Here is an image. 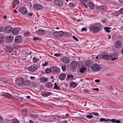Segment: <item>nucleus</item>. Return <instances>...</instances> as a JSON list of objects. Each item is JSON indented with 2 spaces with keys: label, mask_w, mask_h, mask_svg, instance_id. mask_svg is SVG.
Instances as JSON below:
<instances>
[{
  "label": "nucleus",
  "mask_w": 123,
  "mask_h": 123,
  "mask_svg": "<svg viewBox=\"0 0 123 123\" xmlns=\"http://www.w3.org/2000/svg\"><path fill=\"white\" fill-rule=\"evenodd\" d=\"M13 123H19L18 121L16 119H14L13 120Z\"/></svg>",
  "instance_id": "nucleus-41"
},
{
  "label": "nucleus",
  "mask_w": 123,
  "mask_h": 123,
  "mask_svg": "<svg viewBox=\"0 0 123 123\" xmlns=\"http://www.w3.org/2000/svg\"><path fill=\"white\" fill-rule=\"evenodd\" d=\"M106 21V20L105 19H103L102 20V22L104 23H105Z\"/></svg>",
  "instance_id": "nucleus-58"
},
{
  "label": "nucleus",
  "mask_w": 123,
  "mask_h": 123,
  "mask_svg": "<svg viewBox=\"0 0 123 123\" xmlns=\"http://www.w3.org/2000/svg\"><path fill=\"white\" fill-rule=\"evenodd\" d=\"M116 123H120L121 122L119 120H116Z\"/></svg>",
  "instance_id": "nucleus-61"
},
{
  "label": "nucleus",
  "mask_w": 123,
  "mask_h": 123,
  "mask_svg": "<svg viewBox=\"0 0 123 123\" xmlns=\"http://www.w3.org/2000/svg\"><path fill=\"white\" fill-rule=\"evenodd\" d=\"M22 40L21 37L19 36H17L14 39V42L17 43H19L21 42Z\"/></svg>",
  "instance_id": "nucleus-10"
},
{
  "label": "nucleus",
  "mask_w": 123,
  "mask_h": 123,
  "mask_svg": "<svg viewBox=\"0 0 123 123\" xmlns=\"http://www.w3.org/2000/svg\"><path fill=\"white\" fill-rule=\"evenodd\" d=\"M73 38L75 41H79L78 39L76 38L75 36H73Z\"/></svg>",
  "instance_id": "nucleus-48"
},
{
  "label": "nucleus",
  "mask_w": 123,
  "mask_h": 123,
  "mask_svg": "<svg viewBox=\"0 0 123 123\" xmlns=\"http://www.w3.org/2000/svg\"><path fill=\"white\" fill-rule=\"evenodd\" d=\"M64 34L63 32L62 31L59 32H55L54 33V36L56 37H62Z\"/></svg>",
  "instance_id": "nucleus-4"
},
{
  "label": "nucleus",
  "mask_w": 123,
  "mask_h": 123,
  "mask_svg": "<svg viewBox=\"0 0 123 123\" xmlns=\"http://www.w3.org/2000/svg\"><path fill=\"white\" fill-rule=\"evenodd\" d=\"M91 69L93 71H97L100 70V67L98 64L95 63L93 64L91 67Z\"/></svg>",
  "instance_id": "nucleus-3"
},
{
  "label": "nucleus",
  "mask_w": 123,
  "mask_h": 123,
  "mask_svg": "<svg viewBox=\"0 0 123 123\" xmlns=\"http://www.w3.org/2000/svg\"><path fill=\"white\" fill-rule=\"evenodd\" d=\"M41 95L43 97H46L50 95L51 93L50 92H42L41 93Z\"/></svg>",
  "instance_id": "nucleus-19"
},
{
  "label": "nucleus",
  "mask_w": 123,
  "mask_h": 123,
  "mask_svg": "<svg viewBox=\"0 0 123 123\" xmlns=\"http://www.w3.org/2000/svg\"><path fill=\"white\" fill-rule=\"evenodd\" d=\"M100 121H105L106 122H110L111 120H110L109 119H105V118H101L100 119Z\"/></svg>",
  "instance_id": "nucleus-32"
},
{
  "label": "nucleus",
  "mask_w": 123,
  "mask_h": 123,
  "mask_svg": "<svg viewBox=\"0 0 123 123\" xmlns=\"http://www.w3.org/2000/svg\"><path fill=\"white\" fill-rule=\"evenodd\" d=\"M51 72L54 74L60 72V69L58 67L57 68L55 66H52L51 68Z\"/></svg>",
  "instance_id": "nucleus-5"
},
{
  "label": "nucleus",
  "mask_w": 123,
  "mask_h": 123,
  "mask_svg": "<svg viewBox=\"0 0 123 123\" xmlns=\"http://www.w3.org/2000/svg\"><path fill=\"white\" fill-rule=\"evenodd\" d=\"M112 56L110 55H105L103 57V58L105 60H110L112 58Z\"/></svg>",
  "instance_id": "nucleus-17"
},
{
  "label": "nucleus",
  "mask_w": 123,
  "mask_h": 123,
  "mask_svg": "<svg viewBox=\"0 0 123 123\" xmlns=\"http://www.w3.org/2000/svg\"><path fill=\"white\" fill-rule=\"evenodd\" d=\"M48 64V62H46L44 64H43L42 66H44L47 65Z\"/></svg>",
  "instance_id": "nucleus-54"
},
{
  "label": "nucleus",
  "mask_w": 123,
  "mask_h": 123,
  "mask_svg": "<svg viewBox=\"0 0 123 123\" xmlns=\"http://www.w3.org/2000/svg\"><path fill=\"white\" fill-rule=\"evenodd\" d=\"M5 95L7 98H10L12 97V95H11L8 93H6Z\"/></svg>",
  "instance_id": "nucleus-39"
},
{
  "label": "nucleus",
  "mask_w": 123,
  "mask_h": 123,
  "mask_svg": "<svg viewBox=\"0 0 123 123\" xmlns=\"http://www.w3.org/2000/svg\"><path fill=\"white\" fill-rule=\"evenodd\" d=\"M39 38L38 37H34L33 38V40H34L36 41L38 40Z\"/></svg>",
  "instance_id": "nucleus-49"
},
{
  "label": "nucleus",
  "mask_w": 123,
  "mask_h": 123,
  "mask_svg": "<svg viewBox=\"0 0 123 123\" xmlns=\"http://www.w3.org/2000/svg\"><path fill=\"white\" fill-rule=\"evenodd\" d=\"M88 0H80V1L84 3L87 1Z\"/></svg>",
  "instance_id": "nucleus-51"
},
{
  "label": "nucleus",
  "mask_w": 123,
  "mask_h": 123,
  "mask_svg": "<svg viewBox=\"0 0 123 123\" xmlns=\"http://www.w3.org/2000/svg\"><path fill=\"white\" fill-rule=\"evenodd\" d=\"M111 28L110 27H105L104 29L105 30V31L107 32H110V31L109 30L110 29H111Z\"/></svg>",
  "instance_id": "nucleus-27"
},
{
  "label": "nucleus",
  "mask_w": 123,
  "mask_h": 123,
  "mask_svg": "<svg viewBox=\"0 0 123 123\" xmlns=\"http://www.w3.org/2000/svg\"><path fill=\"white\" fill-rule=\"evenodd\" d=\"M46 86L48 88H50L53 86L51 83V82H49L46 84Z\"/></svg>",
  "instance_id": "nucleus-28"
},
{
  "label": "nucleus",
  "mask_w": 123,
  "mask_h": 123,
  "mask_svg": "<svg viewBox=\"0 0 123 123\" xmlns=\"http://www.w3.org/2000/svg\"><path fill=\"white\" fill-rule=\"evenodd\" d=\"M93 117V116L91 115H88L86 116V117L89 119L92 118Z\"/></svg>",
  "instance_id": "nucleus-43"
},
{
  "label": "nucleus",
  "mask_w": 123,
  "mask_h": 123,
  "mask_svg": "<svg viewBox=\"0 0 123 123\" xmlns=\"http://www.w3.org/2000/svg\"><path fill=\"white\" fill-rule=\"evenodd\" d=\"M3 82L5 83H6L7 82L8 80H3Z\"/></svg>",
  "instance_id": "nucleus-60"
},
{
  "label": "nucleus",
  "mask_w": 123,
  "mask_h": 123,
  "mask_svg": "<svg viewBox=\"0 0 123 123\" xmlns=\"http://www.w3.org/2000/svg\"><path fill=\"white\" fill-rule=\"evenodd\" d=\"M101 25L99 23L95 24L89 26V29L93 33H95L98 32L101 29Z\"/></svg>",
  "instance_id": "nucleus-1"
},
{
  "label": "nucleus",
  "mask_w": 123,
  "mask_h": 123,
  "mask_svg": "<svg viewBox=\"0 0 123 123\" xmlns=\"http://www.w3.org/2000/svg\"><path fill=\"white\" fill-rule=\"evenodd\" d=\"M59 55V54H54V55L55 56L58 57V56Z\"/></svg>",
  "instance_id": "nucleus-62"
},
{
  "label": "nucleus",
  "mask_w": 123,
  "mask_h": 123,
  "mask_svg": "<svg viewBox=\"0 0 123 123\" xmlns=\"http://www.w3.org/2000/svg\"><path fill=\"white\" fill-rule=\"evenodd\" d=\"M82 31H87V29L85 28H83L82 29Z\"/></svg>",
  "instance_id": "nucleus-52"
},
{
  "label": "nucleus",
  "mask_w": 123,
  "mask_h": 123,
  "mask_svg": "<svg viewBox=\"0 0 123 123\" xmlns=\"http://www.w3.org/2000/svg\"><path fill=\"white\" fill-rule=\"evenodd\" d=\"M31 83L30 81L29 80L24 81L23 86H29Z\"/></svg>",
  "instance_id": "nucleus-20"
},
{
  "label": "nucleus",
  "mask_w": 123,
  "mask_h": 123,
  "mask_svg": "<svg viewBox=\"0 0 123 123\" xmlns=\"http://www.w3.org/2000/svg\"><path fill=\"white\" fill-rule=\"evenodd\" d=\"M111 121L112 122L114 123L116 121V120L115 119H113L111 120Z\"/></svg>",
  "instance_id": "nucleus-53"
},
{
  "label": "nucleus",
  "mask_w": 123,
  "mask_h": 123,
  "mask_svg": "<svg viewBox=\"0 0 123 123\" xmlns=\"http://www.w3.org/2000/svg\"><path fill=\"white\" fill-rule=\"evenodd\" d=\"M70 77H71L72 79L73 78V76L72 75H67V79H69V78H70ZM70 79H71V78H70Z\"/></svg>",
  "instance_id": "nucleus-44"
},
{
  "label": "nucleus",
  "mask_w": 123,
  "mask_h": 123,
  "mask_svg": "<svg viewBox=\"0 0 123 123\" xmlns=\"http://www.w3.org/2000/svg\"><path fill=\"white\" fill-rule=\"evenodd\" d=\"M4 41V39L3 37H0V44L3 43Z\"/></svg>",
  "instance_id": "nucleus-45"
},
{
  "label": "nucleus",
  "mask_w": 123,
  "mask_h": 123,
  "mask_svg": "<svg viewBox=\"0 0 123 123\" xmlns=\"http://www.w3.org/2000/svg\"><path fill=\"white\" fill-rule=\"evenodd\" d=\"M29 123H33V121L30 120L29 122Z\"/></svg>",
  "instance_id": "nucleus-64"
},
{
  "label": "nucleus",
  "mask_w": 123,
  "mask_h": 123,
  "mask_svg": "<svg viewBox=\"0 0 123 123\" xmlns=\"http://www.w3.org/2000/svg\"><path fill=\"white\" fill-rule=\"evenodd\" d=\"M19 3V2L18 0H15L13 2V5H16L18 4Z\"/></svg>",
  "instance_id": "nucleus-35"
},
{
  "label": "nucleus",
  "mask_w": 123,
  "mask_h": 123,
  "mask_svg": "<svg viewBox=\"0 0 123 123\" xmlns=\"http://www.w3.org/2000/svg\"><path fill=\"white\" fill-rule=\"evenodd\" d=\"M19 11L23 15L26 14L27 12L26 8L25 7L20 8L19 9Z\"/></svg>",
  "instance_id": "nucleus-6"
},
{
  "label": "nucleus",
  "mask_w": 123,
  "mask_h": 123,
  "mask_svg": "<svg viewBox=\"0 0 123 123\" xmlns=\"http://www.w3.org/2000/svg\"><path fill=\"white\" fill-rule=\"evenodd\" d=\"M88 5L90 9H92L94 8V5L92 3L90 2L88 4Z\"/></svg>",
  "instance_id": "nucleus-23"
},
{
  "label": "nucleus",
  "mask_w": 123,
  "mask_h": 123,
  "mask_svg": "<svg viewBox=\"0 0 123 123\" xmlns=\"http://www.w3.org/2000/svg\"><path fill=\"white\" fill-rule=\"evenodd\" d=\"M70 86L73 88L75 87L77 85H76L75 82H71L70 84Z\"/></svg>",
  "instance_id": "nucleus-25"
},
{
  "label": "nucleus",
  "mask_w": 123,
  "mask_h": 123,
  "mask_svg": "<svg viewBox=\"0 0 123 123\" xmlns=\"http://www.w3.org/2000/svg\"><path fill=\"white\" fill-rule=\"evenodd\" d=\"M37 33L39 35L44 34L45 33L44 31L43 30H39L37 32Z\"/></svg>",
  "instance_id": "nucleus-24"
},
{
  "label": "nucleus",
  "mask_w": 123,
  "mask_h": 123,
  "mask_svg": "<svg viewBox=\"0 0 123 123\" xmlns=\"http://www.w3.org/2000/svg\"><path fill=\"white\" fill-rule=\"evenodd\" d=\"M13 37L9 36L7 37L6 40L7 42H10L13 40Z\"/></svg>",
  "instance_id": "nucleus-21"
},
{
  "label": "nucleus",
  "mask_w": 123,
  "mask_h": 123,
  "mask_svg": "<svg viewBox=\"0 0 123 123\" xmlns=\"http://www.w3.org/2000/svg\"><path fill=\"white\" fill-rule=\"evenodd\" d=\"M30 33V32H29L28 31H26L25 32L24 35L25 36L27 37L29 35V33Z\"/></svg>",
  "instance_id": "nucleus-47"
},
{
  "label": "nucleus",
  "mask_w": 123,
  "mask_h": 123,
  "mask_svg": "<svg viewBox=\"0 0 123 123\" xmlns=\"http://www.w3.org/2000/svg\"><path fill=\"white\" fill-rule=\"evenodd\" d=\"M77 63L75 61H72L71 62L70 67L74 69L77 66Z\"/></svg>",
  "instance_id": "nucleus-16"
},
{
  "label": "nucleus",
  "mask_w": 123,
  "mask_h": 123,
  "mask_svg": "<svg viewBox=\"0 0 123 123\" xmlns=\"http://www.w3.org/2000/svg\"><path fill=\"white\" fill-rule=\"evenodd\" d=\"M91 65V63L89 61H87L86 63V65L87 66H89Z\"/></svg>",
  "instance_id": "nucleus-38"
},
{
  "label": "nucleus",
  "mask_w": 123,
  "mask_h": 123,
  "mask_svg": "<svg viewBox=\"0 0 123 123\" xmlns=\"http://www.w3.org/2000/svg\"><path fill=\"white\" fill-rule=\"evenodd\" d=\"M35 77H33V76H31L30 77V79L31 80L35 79Z\"/></svg>",
  "instance_id": "nucleus-59"
},
{
  "label": "nucleus",
  "mask_w": 123,
  "mask_h": 123,
  "mask_svg": "<svg viewBox=\"0 0 123 123\" xmlns=\"http://www.w3.org/2000/svg\"><path fill=\"white\" fill-rule=\"evenodd\" d=\"M101 9L103 11H106L108 10V8L106 5H104L101 6Z\"/></svg>",
  "instance_id": "nucleus-22"
},
{
  "label": "nucleus",
  "mask_w": 123,
  "mask_h": 123,
  "mask_svg": "<svg viewBox=\"0 0 123 123\" xmlns=\"http://www.w3.org/2000/svg\"><path fill=\"white\" fill-rule=\"evenodd\" d=\"M92 89L93 90H95L96 91H99V89L98 88H92Z\"/></svg>",
  "instance_id": "nucleus-50"
},
{
  "label": "nucleus",
  "mask_w": 123,
  "mask_h": 123,
  "mask_svg": "<svg viewBox=\"0 0 123 123\" xmlns=\"http://www.w3.org/2000/svg\"><path fill=\"white\" fill-rule=\"evenodd\" d=\"M24 79L22 78H17L16 80V83L19 86H23Z\"/></svg>",
  "instance_id": "nucleus-2"
},
{
  "label": "nucleus",
  "mask_w": 123,
  "mask_h": 123,
  "mask_svg": "<svg viewBox=\"0 0 123 123\" xmlns=\"http://www.w3.org/2000/svg\"><path fill=\"white\" fill-rule=\"evenodd\" d=\"M13 29L10 25L8 26L4 30V31L6 33H9L12 31Z\"/></svg>",
  "instance_id": "nucleus-8"
},
{
  "label": "nucleus",
  "mask_w": 123,
  "mask_h": 123,
  "mask_svg": "<svg viewBox=\"0 0 123 123\" xmlns=\"http://www.w3.org/2000/svg\"><path fill=\"white\" fill-rule=\"evenodd\" d=\"M19 31L20 29L19 28H16L14 29L13 30H12V33L14 35H17L18 34Z\"/></svg>",
  "instance_id": "nucleus-13"
},
{
  "label": "nucleus",
  "mask_w": 123,
  "mask_h": 123,
  "mask_svg": "<svg viewBox=\"0 0 123 123\" xmlns=\"http://www.w3.org/2000/svg\"><path fill=\"white\" fill-rule=\"evenodd\" d=\"M119 2L121 3H123V0H118Z\"/></svg>",
  "instance_id": "nucleus-63"
},
{
  "label": "nucleus",
  "mask_w": 123,
  "mask_h": 123,
  "mask_svg": "<svg viewBox=\"0 0 123 123\" xmlns=\"http://www.w3.org/2000/svg\"><path fill=\"white\" fill-rule=\"evenodd\" d=\"M33 62H38L39 59L35 57L33 58Z\"/></svg>",
  "instance_id": "nucleus-30"
},
{
  "label": "nucleus",
  "mask_w": 123,
  "mask_h": 123,
  "mask_svg": "<svg viewBox=\"0 0 123 123\" xmlns=\"http://www.w3.org/2000/svg\"><path fill=\"white\" fill-rule=\"evenodd\" d=\"M66 76L65 74L61 73L59 76V78L61 80H64Z\"/></svg>",
  "instance_id": "nucleus-14"
},
{
  "label": "nucleus",
  "mask_w": 123,
  "mask_h": 123,
  "mask_svg": "<svg viewBox=\"0 0 123 123\" xmlns=\"http://www.w3.org/2000/svg\"><path fill=\"white\" fill-rule=\"evenodd\" d=\"M37 66L35 65H30L28 68V69L30 71L33 72L35 71L37 68Z\"/></svg>",
  "instance_id": "nucleus-7"
},
{
  "label": "nucleus",
  "mask_w": 123,
  "mask_h": 123,
  "mask_svg": "<svg viewBox=\"0 0 123 123\" xmlns=\"http://www.w3.org/2000/svg\"><path fill=\"white\" fill-rule=\"evenodd\" d=\"M54 3L56 5L59 6H61L63 4V1L60 0H55L54 1Z\"/></svg>",
  "instance_id": "nucleus-11"
},
{
  "label": "nucleus",
  "mask_w": 123,
  "mask_h": 123,
  "mask_svg": "<svg viewBox=\"0 0 123 123\" xmlns=\"http://www.w3.org/2000/svg\"><path fill=\"white\" fill-rule=\"evenodd\" d=\"M54 88L57 90H60V87L59 86L57 85L56 83H55L54 84Z\"/></svg>",
  "instance_id": "nucleus-29"
},
{
  "label": "nucleus",
  "mask_w": 123,
  "mask_h": 123,
  "mask_svg": "<svg viewBox=\"0 0 123 123\" xmlns=\"http://www.w3.org/2000/svg\"><path fill=\"white\" fill-rule=\"evenodd\" d=\"M33 7L36 10H39L42 8L43 6L40 4H36L33 6Z\"/></svg>",
  "instance_id": "nucleus-12"
},
{
  "label": "nucleus",
  "mask_w": 123,
  "mask_h": 123,
  "mask_svg": "<svg viewBox=\"0 0 123 123\" xmlns=\"http://www.w3.org/2000/svg\"><path fill=\"white\" fill-rule=\"evenodd\" d=\"M118 53H114L112 55L114 58H112L111 60L112 61H113L117 59L118 56Z\"/></svg>",
  "instance_id": "nucleus-18"
},
{
  "label": "nucleus",
  "mask_w": 123,
  "mask_h": 123,
  "mask_svg": "<svg viewBox=\"0 0 123 123\" xmlns=\"http://www.w3.org/2000/svg\"><path fill=\"white\" fill-rule=\"evenodd\" d=\"M120 12L121 13L123 14V8L119 10Z\"/></svg>",
  "instance_id": "nucleus-55"
},
{
  "label": "nucleus",
  "mask_w": 123,
  "mask_h": 123,
  "mask_svg": "<svg viewBox=\"0 0 123 123\" xmlns=\"http://www.w3.org/2000/svg\"><path fill=\"white\" fill-rule=\"evenodd\" d=\"M86 69V68H85L83 67L80 69V72L82 73H83Z\"/></svg>",
  "instance_id": "nucleus-37"
},
{
  "label": "nucleus",
  "mask_w": 123,
  "mask_h": 123,
  "mask_svg": "<svg viewBox=\"0 0 123 123\" xmlns=\"http://www.w3.org/2000/svg\"><path fill=\"white\" fill-rule=\"evenodd\" d=\"M95 81L96 82L98 83L100 81V80H95Z\"/></svg>",
  "instance_id": "nucleus-57"
},
{
  "label": "nucleus",
  "mask_w": 123,
  "mask_h": 123,
  "mask_svg": "<svg viewBox=\"0 0 123 123\" xmlns=\"http://www.w3.org/2000/svg\"><path fill=\"white\" fill-rule=\"evenodd\" d=\"M27 15L28 16L31 17L32 15V14L31 13H29L27 14Z\"/></svg>",
  "instance_id": "nucleus-56"
},
{
  "label": "nucleus",
  "mask_w": 123,
  "mask_h": 123,
  "mask_svg": "<svg viewBox=\"0 0 123 123\" xmlns=\"http://www.w3.org/2000/svg\"><path fill=\"white\" fill-rule=\"evenodd\" d=\"M13 50L12 49L11 47L7 48L6 49V51L8 52H10L12 51Z\"/></svg>",
  "instance_id": "nucleus-34"
},
{
  "label": "nucleus",
  "mask_w": 123,
  "mask_h": 123,
  "mask_svg": "<svg viewBox=\"0 0 123 123\" xmlns=\"http://www.w3.org/2000/svg\"><path fill=\"white\" fill-rule=\"evenodd\" d=\"M61 61L65 63H68L69 62V59L66 57H63L61 60Z\"/></svg>",
  "instance_id": "nucleus-15"
},
{
  "label": "nucleus",
  "mask_w": 123,
  "mask_h": 123,
  "mask_svg": "<svg viewBox=\"0 0 123 123\" xmlns=\"http://www.w3.org/2000/svg\"><path fill=\"white\" fill-rule=\"evenodd\" d=\"M115 47L117 49H120L122 46V43L121 41H116L115 43Z\"/></svg>",
  "instance_id": "nucleus-9"
},
{
  "label": "nucleus",
  "mask_w": 123,
  "mask_h": 123,
  "mask_svg": "<svg viewBox=\"0 0 123 123\" xmlns=\"http://www.w3.org/2000/svg\"><path fill=\"white\" fill-rule=\"evenodd\" d=\"M40 80L41 82H44L47 81L48 80V79L47 78H43L41 79Z\"/></svg>",
  "instance_id": "nucleus-31"
},
{
  "label": "nucleus",
  "mask_w": 123,
  "mask_h": 123,
  "mask_svg": "<svg viewBox=\"0 0 123 123\" xmlns=\"http://www.w3.org/2000/svg\"><path fill=\"white\" fill-rule=\"evenodd\" d=\"M83 92L89 94L90 92L86 89H85L83 90Z\"/></svg>",
  "instance_id": "nucleus-42"
},
{
  "label": "nucleus",
  "mask_w": 123,
  "mask_h": 123,
  "mask_svg": "<svg viewBox=\"0 0 123 123\" xmlns=\"http://www.w3.org/2000/svg\"><path fill=\"white\" fill-rule=\"evenodd\" d=\"M61 68L62 70L63 71H65L66 69V65L62 66Z\"/></svg>",
  "instance_id": "nucleus-40"
},
{
  "label": "nucleus",
  "mask_w": 123,
  "mask_h": 123,
  "mask_svg": "<svg viewBox=\"0 0 123 123\" xmlns=\"http://www.w3.org/2000/svg\"><path fill=\"white\" fill-rule=\"evenodd\" d=\"M51 72V68H47L45 70V73L46 74H49Z\"/></svg>",
  "instance_id": "nucleus-36"
},
{
  "label": "nucleus",
  "mask_w": 123,
  "mask_h": 123,
  "mask_svg": "<svg viewBox=\"0 0 123 123\" xmlns=\"http://www.w3.org/2000/svg\"><path fill=\"white\" fill-rule=\"evenodd\" d=\"M69 6L71 7H74L76 6V5L74 3L71 2L69 3Z\"/></svg>",
  "instance_id": "nucleus-33"
},
{
  "label": "nucleus",
  "mask_w": 123,
  "mask_h": 123,
  "mask_svg": "<svg viewBox=\"0 0 123 123\" xmlns=\"http://www.w3.org/2000/svg\"><path fill=\"white\" fill-rule=\"evenodd\" d=\"M4 122L3 117H2L0 116V123H2Z\"/></svg>",
  "instance_id": "nucleus-46"
},
{
  "label": "nucleus",
  "mask_w": 123,
  "mask_h": 123,
  "mask_svg": "<svg viewBox=\"0 0 123 123\" xmlns=\"http://www.w3.org/2000/svg\"><path fill=\"white\" fill-rule=\"evenodd\" d=\"M27 113V110L26 109H24L22 111V113L24 114V115H26Z\"/></svg>",
  "instance_id": "nucleus-26"
}]
</instances>
